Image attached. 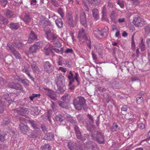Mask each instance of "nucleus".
Masks as SVG:
<instances>
[{"instance_id": "nucleus-1", "label": "nucleus", "mask_w": 150, "mask_h": 150, "mask_svg": "<svg viewBox=\"0 0 150 150\" xmlns=\"http://www.w3.org/2000/svg\"><path fill=\"white\" fill-rule=\"evenodd\" d=\"M58 90L56 92L58 94H62L64 91L63 87L65 85V79L64 77L61 74L57 75V78L55 80Z\"/></svg>"}, {"instance_id": "nucleus-2", "label": "nucleus", "mask_w": 150, "mask_h": 150, "mask_svg": "<svg viewBox=\"0 0 150 150\" xmlns=\"http://www.w3.org/2000/svg\"><path fill=\"white\" fill-rule=\"evenodd\" d=\"M85 103L86 100L82 97H78L73 100V104L76 109L78 110H81Z\"/></svg>"}, {"instance_id": "nucleus-3", "label": "nucleus", "mask_w": 150, "mask_h": 150, "mask_svg": "<svg viewBox=\"0 0 150 150\" xmlns=\"http://www.w3.org/2000/svg\"><path fill=\"white\" fill-rule=\"evenodd\" d=\"M90 137L93 140L96 141L99 144H101L104 143L105 141L104 137L103 135L100 132L97 131L95 134H91L90 135Z\"/></svg>"}, {"instance_id": "nucleus-4", "label": "nucleus", "mask_w": 150, "mask_h": 150, "mask_svg": "<svg viewBox=\"0 0 150 150\" xmlns=\"http://www.w3.org/2000/svg\"><path fill=\"white\" fill-rule=\"evenodd\" d=\"M79 76V74L78 73H75V76H74L73 74L71 71L69 72V75L68 76V78L69 80V86H70L69 88L71 90H74V86H71L72 83L74 82V80L75 79L77 82H78V84L79 83V81L78 79V77Z\"/></svg>"}, {"instance_id": "nucleus-5", "label": "nucleus", "mask_w": 150, "mask_h": 150, "mask_svg": "<svg viewBox=\"0 0 150 150\" xmlns=\"http://www.w3.org/2000/svg\"><path fill=\"white\" fill-rule=\"evenodd\" d=\"M105 81H106L107 83L109 86L114 89H118L120 87V85L119 82L116 81L115 79H105Z\"/></svg>"}, {"instance_id": "nucleus-6", "label": "nucleus", "mask_w": 150, "mask_h": 150, "mask_svg": "<svg viewBox=\"0 0 150 150\" xmlns=\"http://www.w3.org/2000/svg\"><path fill=\"white\" fill-rule=\"evenodd\" d=\"M43 65L45 71L48 73L52 72L54 69L53 65L48 61L44 62Z\"/></svg>"}, {"instance_id": "nucleus-7", "label": "nucleus", "mask_w": 150, "mask_h": 150, "mask_svg": "<svg viewBox=\"0 0 150 150\" xmlns=\"http://www.w3.org/2000/svg\"><path fill=\"white\" fill-rule=\"evenodd\" d=\"M133 23L136 27H141L145 24V22L140 17H137L133 19Z\"/></svg>"}, {"instance_id": "nucleus-8", "label": "nucleus", "mask_w": 150, "mask_h": 150, "mask_svg": "<svg viewBox=\"0 0 150 150\" xmlns=\"http://www.w3.org/2000/svg\"><path fill=\"white\" fill-rule=\"evenodd\" d=\"M45 31L46 38L51 41L53 42L57 39L56 35L52 33L50 30H47Z\"/></svg>"}, {"instance_id": "nucleus-9", "label": "nucleus", "mask_w": 150, "mask_h": 150, "mask_svg": "<svg viewBox=\"0 0 150 150\" xmlns=\"http://www.w3.org/2000/svg\"><path fill=\"white\" fill-rule=\"evenodd\" d=\"M67 146L70 150H80V147L73 140H71L67 143Z\"/></svg>"}, {"instance_id": "nucleus-10", "label": "nucleus", "mask_w": 150, "mask_h": 150, "mask_svg": "<svg viewBox=\"0 0 150 150\" xmlns=\"http://www.w3.org/2000/svg\"><path fill=\"white\" fill-rule=\"evenodd\" d=\"M8 86L10 88L20 91L23 90V89L22 86L20 83H15L13 82L10 83L8 84Z\"/></svg>"}, {"instance_id": "nucleus-11", "label": "nucleus", "mask_w": 150, "mask_h": 150, "mask_svg": "<svg viewBox=\"0 0 150 150\" xmlns=\"http://www.w3.org/2000/svg\"><path fill=\"white\" fill-rule=\"evenodd\" d=\"M10 99L9 94L6 93L3 94V95L1 94L0 97V101L3 105L6 102L9 101Z\"/></svg>"}, {"instance_id": "nucleus-12", "label": "nucleus", "mask_w": 150, "mask_h": 150, "mask_svg": "<svg viewBox=\"0 0 150 150\" xmlns=\"http://www.w3.org/2000/svg\"><path fill=\"white\" fill-rule=\"evenodd\" d=\"M80 23L85 27L87 26L86 18L85 13L83 12L81 13L80 14Z\"/></svg>"}, {"instance_id": "nucleus-13", "label": "nucleus", "mask_w": 150, "mask_h": 150, "mask_svg": "<svg viewBox=\"0 0 150 150\" xmlns=\"http://www.w3.org/2000/svg\"><path fill=\"white\" fill-rule=\"evenodd\" d=\"M45 90H47V94L50 98L54 100L56 99V94L54 91L48 88H46Z\"/></svg>"}, {"instance_id": "nucleus-14", "label": "nucleus", "mask_w": 150, "mask_h": 150, "mask_svg": "<svg viewBox=\"0 0 150 150\" xmlns=\"http://www.w3.org/2000/svg\"><path fill=\"white\" fill-rule=\"evenodd\" d=\"M66 20L70 27H73L74 26L72 16L71 14H68L66 16Z\"/></svg>"}, {"instance_id": "nucleus-15", "label": "nucleus", "mask_w": 150, "mask_h": 150, "mask_svg": "<svg viewBox=\"0 0 150 150\" xmlns=\"http://www.w3.org/2000/svg\"><path fill=\"white\" fill-rule=\"evenodd\" d=\"M19 128L21 132L23 134H26L29 129L28 126L23 123H21L19 125Z\"/></svg>"}, {"instance_id": "nucleus-16", "label": "nucleus", "mask_w": 150, "mask_h": 150, "mask_svg": "<svg viewBox=\"0 0 150 150\" xmlns=\"http://www.w3.org/2000/svg\"><path fill=\"white\" fill-rule=\"evenodd\" d=\"M54 139V134L51 132L46 134L43 137V139L49 141L53 140Z\"/></svg>"}, {"instance_id": "nucleus-17", "label": "nucleus", "mask_w": 150, "mask_h": 150, "mask_svg": "<svg viewBox=\"0 0 150 150\" xmlns=\"http://www.w3.org/2000/svg\"><path fill=\"white\" fill-rule=\"evenodd\" d=\"M37 39V36L35 34L34 32L32 30H31L30 34L29 37L28 42L29 43L33 42L34 40Z\"/></svg>"}, {"instance_id": "nucleus-18", "label": "nucleus", "mask_w": 150, "mask_h": 150, "mask_svg": "<svg viewBox=\"0 0 150 150\" xmlns=\"http://www.w3.org/2000/svg\"><path fill=\"white\" fill-rule=\"evenodd\" d=\"M102 19L108 22L109 20L107 18V17L106 8L105 6H104L102 10Z\"/></svg>"}, {"instance_id": "nucleus-19", "label": "nucleus", "mask_w": 150, "mask_h": 150, "mask_svg": "<svg viewBox=\"0 0 150 150\" xmlns=\"http://www.w3.org/2000/svg\"><path fill=\"white\" fill-rule=\"evenodd\" d=\"M78 38H82L84 39H87L85 30L83 28L80 29L79 32Z\"/></svg>"}, {"instance_id": "nucleus-20", "label": "nucleus", "mask_w": 150, "mask_h": 150, "mask_svg": "<svg viewBox=\"0 0 150 150\" xmlns=\"http://www.w3.org/2000/svg\"><path fill=\"white\" fill-rule=\"evenodd\" d=\"M28 122L30 123L31 127L35 129H38L40 128V126L37 124L36 122L33 120H30L28 121Z\"/></svg>"}, {"instance_id": "nucleus-21", "label": "nucleus", "mask_w": 150, "mask_h": 150, "mask_svg": "<svg viewBox=\"0 0 150 150\" xmlns=\"http://www.w3.org/2000/svg\"><path fill=\"white\" fill-rule=\"evenodd\" d=\"M105 33L103 30H98L95 31L93 33L95 34L97 37L100 38H101L104 36V33Z\"/></svg>"}, {"instance_id": "nucleus-22", "label": "nucleus", "mask_w": 150, "mask_h": 150, "mask_svg": "<svg viewBox=\"0 0 150 150\" xmlns=\"http://www.w3.org/2000/svg\"><path fill=\"white\" fill-rule=\"evenodd\" d=\"M40 132L38 130H35L32 132L31 134L29 135L28 137L30 138H35L40 134Z\"/></svg>"}, {"instance_id": "nucleus-23", "label": "nucleus", "mask_w": 150, "mask_h": 150, "mask_svg": "<svg viewBox=\"0 0 150 150\" xmlns=\"http://www.w3.org/2000/svg\"><path fill=\"white\" fill-rule=\"evenodd\" d=\"M66 120L71 123L73 126L77 124V122L75 118H74L72 117L69 116L67 117Z\"/></svg>"}, {"instance_id": "nucleus-24", "label": "nucleus", "mask_w": 150, "mask_h": 150, "mask_svg": "<svg viewBox=\"0 0 150 150\" xmlns=\"http://www.w3.org/2000/svg\"><path fill=\"white\" fill-rule=\"evenodd\" d=\"M93 17L96 20L98 19L99 18V11L96 8H94L92 10Z\"/></svg>"}, {"instance_id": "nucleus-25", "label": "nucleus", "mask_w": 150, "mask_h": 150, "mask_svg": "<svg viewBox=\"0 0 150 150\" xmlns=\"http://www.w3.org/2000/svg\"><path fill=\"white\" fill-rule=\"evenodd\" d=\"M4 13L6 16L8 18H13L15 16L14 12L8 9H7Z\"/></svg>"}, {"instance_id": "nucleus-26", "label": "nucleus", "mask_w": 150, "mask_h": 150, "mask_svg": "<svg viewBox=\"0 0 150 150\" xmlns=\"http://www.w3.org/2000/svg\"><path fill=\"white\" fill-rule=\"evenodd\" d=\"M40 111L37 107H32L31 109V113L33 115H38L39 114Z\"/></svg>"}, {"instance_id": "nucleus-27", "label": "nucleus", "mask_w": 150, "mask_h": 150, "mask_svg": "<svg viewBox=\"0 0 150 150\" xmlns=\"http://www.w3.org/2000/svg\"><path fill=\"white\" fill-rule=\"evenodd\" d=\"M57 103L61 107L64 108H67L68 103L64 101L58 100Z\"/></svg>"}, {"instance_id": "nucleus-28", "label": "nucleus", "mask_w": 150, "mask_h": 150, "mask_svg": "<svg viewBox=\"0 0 150 150\" xmlns=\"http://www.w3.org/2000/svg\"><path fill=\"white\" fill-rule=\"evenodd\" d=\"M32 18L28 14L26 13L23 19L24 22L27 24H28L31 20Z\"/></svg>"}, {"instance_id": "nucleus-29", "label": "nucleus", "mask_w": 150, "mask_h": 150, "mask_svg": "<svg viewBox=\"0 0 150 150\" xmlns=\"http://www.w3.org/2000/svg\"><path fill=\"white\" fill-rule=\"evenodd\" d=\"M71 99L70 95L68 93H65L62 97V99L64 101L68 103Z\"/></svg>"}, {"instance_id": "nucleus-30", "label": "nucleus", "mask_w": 150, "mask_h": 150, "mask_svg": "<svg viewBox=\"0 0 150 150\" xmlns=\"http://www.w3.org/2000/svg\"><path fill=\"white\" fill-rule=\"evenodd\" d=\"M53 47L52 45H49L48 47L44 49V52L46 55H49L50 53L52 52Z\"/></svg>"}, {"instance_id": "nucleus-31", "label": "nucleus", "mask_w": 150, "mask_h": 150, "mask_svg": "<svg viewBox=\"0 0 150 150\" xmlns=\"http://www.w3.org/2000/svg\"><path fill=\"white\" fill-rule=\"evenodd\" d=\"M12 45L16 48L18 49H21L23 46V44L18 42H13L12 43Z\"/></svg>"}, {"instance_id": "nucleus-32", "label": "nucleus", "mask_w": 150, "mask_h": 150, "mask_svg": "<svg viewBox=\"0 0 150 150\" xmlns=\"http://www.w3.org/2000/svg\"><path fill=\"white\" fill-rule=\"evenodd\" d=\"M55 23L59 28H61L63 27V23L62 20L60 18H58L56 20Z\"/></svg>"}, {"instance_id": "nucleus-33", "label": "nucleus", "mask_w": 150, "mask_h": 150, "mask_svg": "<svg viewBox=\"0 0 150 150\" xmlns=\"http://www.w3.org/2000/svg\"><path fill=\"white\" fill-rule=\"evenodd\" d=\"M55 119L57 121L61 122L64 120V117L62 115L59 114L56 115Z\"/></svg>"}, {"instance_id": "nucleus-34", "label": "nucleus", "mask_w": 150, "mask_h": 150, "mask_svg": "<svg viewBox=\"0 0 150 150\" xmlns=\"http://www.w3.org/2000/svg\"><path fill=\"white\" fill-rule=\"evenodd\" d=\"M18 81L21 82L24 85H28L29 82V81L27 79H22L20 78L17 79Z\"/></svg>"}, {"instance_id": "nucleus-35", "label": "nucleus", "mask_w": 150, "mask_h": 150, "mask_svg": "<svg viewBox=\"0 0 150 150\" xmlns=\"http://www.w3.org/2000/svg\"><path fill=\"white\" fill-rule=\"evenodd\" d=\"M31 67L32 69L33 72L34 73H38L39 71V69L37 65L35 64H32Z\"/></svg>"}, {"instance_id": "nucleus-36", "label": "nucleus", "mask_w": 150, "mask_h": 150, "mask_svg": "<svg viewBox=\"0 0 150 150\" xmlns=\"http://www.w3.org/2000/svg\"><path fill=\"white\" fill-rule=\"evenodd\" d=\"M121 64L122 66H124L126 67H130L133 64L132 62H129L127 61L122 62Z\"/></svg>"}, {"instance_id": "nucleus-37", "label": "nucleus", "mask_w": 150, "mask_h": 150, "mask_svg": "<svg viewBox=\"0 0 150 150\" xmlns=\"http://www.w3.org/2000/svg\"><path fill=\"white\" fill-rule=\"evenodd\" d=\"M19 26L16 23H10L9 27L12 30H17L19 28Z\"/></svg>"}, {"instance_id": "nucleus-38", "label": "nucleus", "mask_w": 150, "mask_h": 150, "mask_svg": "<svg viewBox=\"0 0 150 150\" xmlns=\"http://www.w3.org/2000/svg\"><path fill=\"white\" fill-rule=\"evenodd\" d=\"M117 16V14L115 11H112L110 16V18L111 21L113 22L115 21V18Z\"/></svg>"}, {"instance_id": "nucleus-39", "label": "nucleus", "mask_w": 150, "mask_h": 150, "mask_svg": "<svg viewBox=\"0 0 150 150\" xmlns=\"http://www.w3.org/2000/svg\"><path fill=\"white\" fill-rule=\"evenodd\" d=\"M20 110H17V109H15L14 110V111L17 112L18 113H19L18 111L20 110L21 112H23V113H25L27 112L28 111V110L27 108L24 107H20Z\"/></svg>"}, {"instance_id": "nucleus-40", "label": "nucleus", "mask_w": 150, "mask_h": 150, "mask_svg": "<svg viewBox=\"0 0 150 150\" xmlns=\"http://www.w3.org/2000/svg\"><path fill=\"white\" fill-rule=\"evenodd\" d=\"M42 150H50L51 147L50 144H45L41 146Z\"/></svg>"}, {"instance_id": "nucleus-41", "label": "nucleus", "mask_w": 150, "mask_h": 150, "mask_svg": "<svg viewBox=\"0 0 150 150\" xmlns=\"http://www.w3.org/2000/svg\"><path fill=\"white\" fill-rule=\"evenodd\" d=\"M12 53L16 59H20L21 58V56L20 54H19V52L17 51L16 50L14 51Z\"/></svg>"}, {"instance_id": "nucleus-42", "label": "nucleus", "mask_w": 150, "mask_h": 150, "mask_svg": "<svg viewBox=\"0 0 150 150\" xmlns=\"http://www.w3.org/2000/svg\"><path fill=\"white\" fill-rule=\"evenodd\" d=\"M100 0H93L90 1V4L93 6H96L99 5Z\"/></svg>"}, {"instance_id": "nucleus-43", "label": "nucleus", "mask_w": 150, "mask_h": 150, "mask_svg": "<svg viewBox=\"0 0 150 150\" xmlns=\"http://www.w3.org/2000/svg\"><path fill=\"white\" fill-rule=\"evenodd\" d=\"M118 127V126L116 123L114 122L111 127L110 129L112 132L116 131L117 130Z\"/></svg>"}, {"instance_id": "nucleus-44", "label": "nucleus", "mask_w": 150, "mask_h": 150, "mask_svg": "<svg viewBox=\"0 0 150 150\" xmlns=\"http://www.w3.org/2000/svg\"><path fill=\"white\" fill-rule=\"evenodd\" d=\"M78 121L80 123H83V115H79L76 116Z\"/></svg>"}, {"instance_id": "nucleus-45", "label": "nucleus", "mask_w": 150, "mask_h": 150, "mask_svg": "<svg viewBox=\"0 0 150 150\" xmlns=\"http://www.w3.org/2000/svg\"><path fill=\"white\" fill-rule=\"evenodd\" d=\"M143 98L142 96H138L136 98L137 103L139 104H141L143 102Z\"/></svg>"}, {"instance_id": "nucleus-46", "label": "nucleus", "mask_w": 150, "mask_h": 150, "mask_svg": "<svg viewBox=\"0 0 150 150\" xmlns=\"http://www.w3.org/2000/svg\"><path fill=\"white\" fill-rule=\"evenodd\" d=\"M57 11L61 17L63 18L64 16V12L63 8L61 7L59 8L58 9Z\"/></svg>"}, {"instance_id": "nucleus-47", "label": "nucleus", "mask_w": 150, "mask_h": 150, "mask_svg": "<svg viewBox=\"0 0 150 150\" xmlns=\"http://www.w3.org/2000/svg\"><path fill=\"white\" fill-rule=\"evenodd\" d=\"M87 117L88 118L89 122L91 124L94 123V119L92 116L91 115L88 114L87 115Z\"/></svg>"}, {"instance_id": "nucleus-48", "label": "nucleus", "mask_w": 150, "mask_h": 150, "mask_svg": "<svg viewBox=\"0 0 150 150\" xmlns=\"http://www.w3.org/2000/svg\"><path fill=\"white\" fill-rule=\"evenodd\" d=\"M5 133L0 131V141L3 142L5 139Z\"/></svg>"}, {"instance_id": "nucleus-49", "label": "nucleus", "mask_w": 150, "mask_h": 150, "mask_svg": "<svg viewBox=\"0 0 150 150\" xmlns=\"http://www.w3.org/2000/svg\"><path fill=\"white\" fill-rule=\"evenodd\" d=\"M40 96V94H36L33 93L31 96L29 97V98L31 101H33L35 98L39 97Z\"/></svg>"}, {"instance_id": "nucleus-50", "label": "nucleus", "mask_w": 150, "mask_h": 150, "mask_svg": "<svg viewBox=\"0 0 150 150\" xmlns=\"http://www.w3.org/2000/svg\"><path fill=\"white\" fill-rule=\"evenodd\" d=\"M29 49L30 52H34L36 51L38 48H37V47L36 46L35 44H34L33 45L30 47Z\"/></svg>"}, {"instance_id": "nucleus-51", "label": "nucleus", "mask_w": 150, "mask_h": 150, "mask_svg": "<svg viewBox=\"0 0 150 150\" xmlns=\"http://www.w3.org/2000/svg\"><path fill=\"white\" fill-rule=\"evenodd\" d=\"M51 3L55 7H57L59 6V4L56 0H50Z\"/></svg>"}, {"instance_id": "nucleus-52", "label": "nucleus", "mask_w": 150, "mask_h": 150, "mask_svg": "<svg viewBox=\"0 0 150 150\" xmlns=\"http://www.w3.org/2000/svg\"><path fill=\"white\" fill-rule=\"evenodd\" d=\"M13 46V45H12L9 44H8L7 45V47L11 51V53L16 50Z\"/></svg>"}, {"instance_id": "nucleus-53", "label": "nucleus", "mask_w": 150, "mask_h": 150, "mask_svg": "<svg viewBox=\"0 0 150 150\" xmlns=\"http://www.w3.org/2000/svg\"><path fill=\"white\" fill-rule=\"evenodd\" d=\"M55 46L57 47H60L61 46V44L56 39L53 42Z\"/></svg>"}, {"instance_id": "nucleus-54", "label": "nucleus", "mask_w": 150, "mask_h": 150, "mask_svg": "<svg viewBox=\"0 0 150 150\" xmlns=\"http://www.w3.org/2000/svg\"><path fill=\"white\" fill-rule=\"evenodd\" d=\"M87 130L90 132H92L94 129H95V127L93 125H91L90 126H88L87 127Z\"/></svg>"}, {"instance_id": "nucleus-55", "label": "nucleus", "mask_w": 150, "mask_h": 150, "mask_svg": "<svg viewBox=\"0 0 150 150\" xmlns=\"http://www.w3.org/2000/svg\"><path fill=\"white\" fill-rule=\"evenodd\" d=\"M92 150H99V147L97 144L95 143L93 144L91 146Z\"/></svg>"}, {"instance_id": "nucleus-56", "label": "nucleus", "mask_w": 150, "mask_h": 150, "mask_svg": "<svg viewBox=\"0 0 150 150\" xmlns=\"http://www.w3.org/2000/svg\"><path fill=\"white\" fill-rule=\"evenodd\" d=\"M145 32L147 34L150 33V26H146L144 27Z\"/></svg>"}, {"instance_id": "nucleus-57", "label": "nucleus", "mask_w": 150, "mask_h": 150, "mask_svg": "<svg viewBox=\"0 0 150 150\" xmlns=\"http://www.w3.org/2000/svg\"><path fill=\"white\" fill-rule=\"evenodd\" d=\"M77 138L80 140H82V137L81 132L75 133Z\"/></svg>"}, {"instance_id": "nucleus-58", "label": "nucleus", "mask_w": 150, "mask_h": 150, "mask_svg": "<svg viewBox=\"0 0 150 150\" xmlns=\"http://www.w3.org/2000/svg\"><path fill=\"white\" fill-rule=\"evenodd\" d=\"M74 128L75 132V133L80 132L79 128L77 124L74 125Z\"/></svg>"}, {"instance_id": "nucleus-59", "label": "nucleus", "mask_w": 150, "mask_h": 150, "mask_svg": "<svg viewBox=\"0 0 150 150\" xmlns=\"http://www.w3.org/2000/svg\"><path fill=\"white\" fill-rule=\"evenodd\" d=\"M65 53L71 54L73 53V50L71 48H67L64 52Z\"/></svg>"}, {"instance_id": "nucleus-60", "label": "nucleus", "mask_w": 150, "mask_h": 150, "mask_svg": "<svg viewBox=\"0 0 150 150\" xmlns=\"http://www.w3.org/2000/svg\"><path fill=\"white\" fill-rule=\"evenodd\" d=\"M112 148H113L114 150H117L119 148V145L117 143H115L112 144Z\"/></svg>"}, {"instance_id": "nucleus-61", "label": "nucleus", "mask_w": 150, "mask_h": 150, "mask_svg": "<svg viewBox=\"0 0 150 150\" xmlns=\"http://www.w3.org/2000/svg\"><path fill=\"white\" fill-rule=\"evenodd\" d=\"M40 127H41V129L44 133H45L47 132V128L45 125H41V126H40Z\"/></svg>"}, {"instance_id": "nucleus-62", "label": "nucleus", "mask_w": 150, "mask_h": 150, "mask_svg": "<svg viewBox=\"0 0 150 150\" xmlns=\"http://www.w3.org/2000/svg\"><path fill=\"white\" fill-rule=\"evenodd\" d=\"M140 47L141 48V51H144L145 50V45L143 42L142 41L141 43L140 44Z\"/></svg>"}, {"instance_id": "nucleus-63", "label": "nucleus", "mask_w": 150, "mask_h": 150, "mask_svg": "<svg viewBox=\"0 0 150 150\" xmlns=\"http://www.w3.org/2000/svg\"><path fill=\"white\" fill-rule=\"evenodd\" d=\"M132 47L133 50H134L135 47V44L134 41V35L132 37Z\"/></svg>"}, {"instance_id": "nucleus-64", "label": "nucleus", "mask_w": 150, "mask_h": 150, "mask_svg": "<svg viewBox=\"0 0 150 150\" xmlns=\"http://www.w3.org/2000/svg\"><path fill=\"white\" fill-rule=\"evenodd\" d=\"M34 44L37 47V48L38 49L42 45V43L41 42H38L35 43Z\"/></svg>"}]
</instances>
